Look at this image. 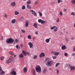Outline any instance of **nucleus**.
Listing matches in <instances>:
<instances>
[{
    "label": "nucleus",
    "mask_w": 75,
    "mask_h": 75,
    "mask_svg": "<svg viewBox=\"0 0 75 75\" xmlns=\"http://www.w3.org/2000/svg\"><path fill=\"white\" fill-rule=\"evenodd\" d=\"M14 41V40L12 39V38H8L6 40V42L7 44H12Z\"/></svg>",
    "instance_id": "obj_1"
},
{
    "label": "nucleus",
    "mask_w": 75,
    "mask_h": 75,
    "mask_svg": "<svg viewBox=\"0 0 75 75\" xmlns=\"http://www.w3.org/2000/svg\"><path fill=\"white\" fill-rule=\"evenodd\" d=\"M35 69L36 72L38 73H40L41 72V68L40 66L39 65L36 66Z\"/></svg>",
    "instance_id": "obj_2"
},
{
    "label": "nucleus",
    "mask_w": 75,
    "mask_h": 75,
    "mask_svg": "<svg viewBox=\"0 0 75 75\" xmlns=\"http://www.w3.org/2000/svg\"><path fill=\"white\" fill-rule=\"evenodd\" d=\"M53 64V62H52V61L49 60L48 61L47 63H46V65L47 67L49 66L50 67V66H51V65H52Z\"/></svg>",
    "instance_id": "obj_3"
},
{
    "label": "nucleus",
    "mask_w": 75,
    "mask_h": 75,
    "mask_svg": "<svg viewBox=\"0 0 75 75\" xmlns=\"http://www.w3.org/2000/svg\"><path fill=\"white\" fill-rule=\"evenodd\" d=\"M52 54H53V55H55V56H57L59 54V52H55L53 51H52Z\"/></svg>",
    "instance_id": "obj_4"
},
{
    "label": "nucleus",
    "mask_w": 75,
    "mask_h": 75,
    "mask_svg": "<svg viewBox=\"0 0 75 75\" xmlns=\"http://www.w3.org/2000/svg\"><path fill=\"white\" fill-rule=\"evenodd\" d=\"M10 74L11 75H17V73L16 71H14V70H12L11 71V72H10Z\"/></svg>",
    "instance_id": "obj_5"
},
{
    "label": "nucleus",
    "mask_w": 75,
    "mask_h": 75,
    "mask_svg": "<svg viewBox=\"0 0 75 75\" xmlns=\"http://www.w3.org/2000/svg\"><path fill=\"white\" fill-rule=\"evenodd\" d=\"M0 74L1 75H4L5 73L3 71L2 69H1V67H0Z\"/></svg>",
    "instance_id": "obj_6"
},
{
    "label": "nucleus",
    "mask_w": 75,
    "mask_h": 75,
    "mask_svg": "<svg viewBox=\"0 0 75 75\" xmlns=\"http://www.w3.org/2000/svg\"><path fill=\"white\" fill-rule=\"evenodd\" d=\"M30 12H32V14H33L35 16H36V17H37V13L33 10H30Z\"/></svg>",
    "instance_id": "obj_7"
},
{
    "label": "nucleus",
    "mask_w": 75,
    "mask_h": 75,
    "mask_svg": "<svg viewBox=\"0 0 75 75\" xmlns=\"http://www.w3.org/2000/svg\"><path fill=\"white\" fill-rule=\"evenodd\" d=\"M28 45H29V47L30 48H33V45L31 42H29L28 43Z\"/></svg>",
    "instance_id": "obj_8"
},
{
    "label": "nucleus",
    "mask_w": 75,
    "mask_h": 75,
    "mask_svg": "<svg viewBox=\"0 0 75 75\" xmlns=\"http://www.w3.org/2000/svg\"><path fill=\"white\" fill-rule=\"evenodd\" d=\"M45 56V54L44 53L42 52L39 55L40 58H41V57H44Z\"/></svg>",
    "instance_id": "obj_9"
},
{
    "label": "nucleus",
    "mask_w": 75,
    "mask_h": 75,
    "mask_svg": "<svg viewBox=\"0 0 75 75\" xmlns=\"http://www.w3.org/2000/svg\"><path fill=\"white\" fill-rule=\"evenodd\" d=\"M61 48L62 50H65L67 49V47L65 45H63L62 46Z\"/></svg>",
    "instance_id": "obj_10"
},
{
    "label": "nucleus",
    "mask_w": 75,
    "mask_h": 75,
    "mask_svg": "<svg viewBox=\"0 0 75 75\" xmlns=\"http://www.w3.org/2000/svg\"><path fill=\"white\" fill-rule=\"evenodd\" d=\"M32 72L33 73V75H36V73L35 72V69H32Z\"/></svg>",
    "instance_id": "obj_11"
},
{
    "label": "nucleus",
    "mask_w": 75,
    "mask_h": 75,
    "mask_svg": "<svg viewBox=\"0 0 75 75\" xmlns=\"http://www.w3.org/2000/svg\"><path fill=\"white\" fill-rule=\"evenodd\" d=\"M51 40V38H50L49 39H47L45 40V41L47 43H48V42H49Z\"/></svg>",
    "instance_id": "obj_12"
},
{
    "label": "nucleus",
    "mask_w": 75,
    "mask_h": 75,
    "mask_svg": "<svg viewBox=\"0 0 75 75\" xmlns=\"http://www.w3.org/2000/svg\"><path fill=\"white\" fill-rule=\"evenodd\" d=\"M27 71V67H24L23 68V72L24 73H26Z\"/></svg>",
    "instance_id": "obj_13"
},
{
    "label": "nucleus",
    "mask_w": 75,
    "mask_h": 75,
    "mask_svg": "<svg viewBox=\"0 0 75 75\" xmlns=\"http://www.w3.org/2000/svg\"><path fill=\"white\" fill-rule=\"evenodd\" d=\"M29 23V21H26L25 22V27H28V23Z\"/></svg>",
    "instance_id": "obj_14"
},
{
    "label": "nucleus",
    "mask_w": 75,
    "mask_h": 75,
    "mask_svg": "<svg viewBox=\"0 0 75 75\" xmlns=\"http://www.w3.org/2000/svg\"><path fill=\"white\" fill-rule=\"evenodd\" d=\"M75 69V68L74 66H71L70 67V69L71 71H72V70H74Z\"/></svg>",
    "instance_id": "obj_15"
},
{
    "label": "nucleus",
    "mask_w": 75,
    "mask_h": 75,
    "mask_svg": "<svg viewBox=\"0 0 75 75\" xmlns=\"http://www.w3.org/2000/svg\"><path fill=\"white\" fill-rule=\"evenodd\" d=\"M47 72V69L46 68H44L43 71V74H45Z\"/></svg>",
    "instance_id": "obj_16"
},
{
    "label": "nucleus",
    "mask_w": 75,
    "mask_h": 75,
    "mask_svg": "<svg viewBox=\"0 0 75 75\" xmlns=\"http://www.w3.org/2000/svg\"><path fill=\"white\" fill-rule=\"evenodd\" d=\"M33 26H34L35 28H37V24H36V23H34Z\"/></svg>",
    "instance_id": "obj_17"
},
{
    "label": "nucleus",
    "mask_w": 75,
    "mask_h": 75,
    "mask_svg": "<svg viewBox=\"0 0 75 75\" xmlns=\"http://www.w3.org/2000/svg\"><path fill=\"white\" fill-rule=\"evenodd\" d=\"M23 54V55L25 56H26L27 55V53L26 52H25V51H22Z\"/></svg>",
    "instance_id": "obj_18"
},
{
    "label": "nucleus",
    "mask_w": 75,
    "mask_h": 75,
    "mask_svg": "<svg viewBox=\"0 0 75 75\" xmlns=\"http://www.w3.org/2000/svg\"><path fill=\"white\" fill-rule=\"evenodd\" d=\"M12 23L13 24H14L16 23V19H14L11 21Z\"/></svg>",
    "instance_id": "obj_19"
},
{
    "label": "nucleus",
    "mask_w": 75,
    "mask_h": 75,
    "mask_svg": "<svg viewBox=\"0 0 75 75\" xmlns=\"http://www.w3.org/2000/svg\"><path fill=\"white\" fill-rule=\"evenodd\" d=\"M24 57V55L22 54H19V57L21 58H23Z\"/></svg>",
    "instance_id": "obj_20"
},
{
    "label": "nucleus",
    "mask_w": 75,
    "mask_h": 75,
    "mask_svg": "<svg viewBox=\"0 0 75 75\" xmlns=\"http://www.w3.org/2000/svg\"><path fill=\"white\" fill-rule=\"evenodd\" d=\"M11 6H15L16 5V3L15 2H12L11 4Z\"/></svg>",
    "instance_id": "obj_21"
},
{
    "label": "nucleus",
    "mask_w": 75,
    "mask_h": 75,
    "mask_svg": "<svg viewBox=\"0 0 75 75\" xmlns=\"http://www.w3.org/2000/svg\"><path fill=\"white\" fill-rule=\"evenodd\" d=\"M27 8H29L30 9H31V6H30V5L29 4L27 5Z\"/></svg>",
    "instance_id": "obj_22"
},
{
    "label": "nucleus",
    "mask_w": 75,
    "mask_h": 75,
    "mask_svg": "<svg viewBox=\"0 0 75 75\" xmlns=\"http://www.w3.org/2000/svg\"><path fill=\"white\" fill-rule=\"evenodd\" d=\"M11 62V60L10 59H9L6 61V64H9V63H10Z\"/></svg>",
    "instance_id": "obj_23"
},
{
    "label": "nucleus",
    "mask_w": 75,
    "mask_h": 75,
    "mask_svg": "<svg viewBox=\"0 0 75 75\" xmlns=\"http://www.w3.org/2000/svg\"><path fill=\"white\" fill-rule=\"evenodd\" d=\"M46 22L45 21L42 20L41 22V24H44Z\"/></svg>",
    "instance_id": "obj_24"
},
{
    "label": "nucleus",
    "mask_w": 75,
    "mask_h": 75,
    "mask_svg": "<svg viewBox=\"0 0 75 75\" xmlns=\"http://www.w3.org/2000/svg\"><path fill=\"white\" fill-rule=\"evenodd\" d=\"M60 64L59 63H56L55 65L56 67H58V66H59V65H60Z\"/></svg>",
    "instance_id": "obj_25"
},
{
    "label": "nucleus",
    "mask_w": 75,
    "mask_h": 75,
    "mask_svg": "<svg viewBox=\"0 0 75 75\" xmlns=\"http://www.w3.org/2000/svg\"><path fill=\"white\" fill-rule=\"evenodd\" d=\"M19 14V12H17V11H15V15H18Z\"/></svg>",
    "instance_id": "obj_26"
},
{
    "label": "nucleus",
    "mask_w": 75,
    "mask_h": 75,
    "mask_svg": "<svg viewBox=\"0 0 75 75\" xmlns=\"http://www.w3.org/2000/svg\"><path fill=\"white\" fill-rule=\"evenodd\" d=\"M58 30V28L57 27H56L55 29H54V32H57V30Z\"/></svg>",
    "instance_id": "obj_27"
},
{
    "label": "nucleus",
    "mask_w": 75,
    "mask_h": 75,
    "mask_svg": "<svg viewBox=\"0 0 75 75\" xmlns=\"http://www.w3.org/2000/svg\"><path fill=\"white\" fill-rule=\"evenodd\" d=\"M56 28V26H53L50 29L51 30H52L53 29H54V28Z\"/></svg>",
    "instance_id": "obj_28"
},
{
    "label": "nucleus",
    "mask_w": 75,
    "mask_h": 75,
    "mask_svg": "<svg viewBox=\"0 0 75 75\" xmlns=\"http://www.w3.org/2000/svg\"><path fill=\"white\" fill-rule=\"evenodd\" d=\"M71 3L72 4H75V0H72Z\"/></svg>",
    "instance_id": "obj_29"
},
{
    "label": "nucleus",
    "mask_w": 75,
    "mask_h": 75,
    "mask_svg": "<svg viewBox=\"0 0 75 75\" xmlns=\"http://www.w3.org/2000/svg\"><path fill=\"white\" fill-rule=\"evenodd\" d=\"M37 58V55H35L34 57H33V58H34L35 59Z\"/></svg>",
    "instance_id": "obj_30"
},
{
    "label": "nucleus",
    "mask_w": 75,
    "mask_h": 75,
    "mask_svg": "<svg viewBox=\"0 0 75 75\" xmlns=\"http://www.w3.org/2000/svg\"><path fill=\"white\" fill-rule=\"evenodd\" d=\"M38 13H39V14L41 17L42 16V13H41V12H38Z\"/></svg>",
    "instance_id": "obj_31"
},
{
    "label": "nucleus",
    "mask_w": 75,
    "mask_h": 75,
    "mask_svg": "<svg viewBox=\"0 0 75 75\" xmlns=\"http://www.w3.org/2000/svg\"><path fill=\"white\" fill-rule=\"evenodd\" d=\"M42 21V20L41 19H39L38 20V22L39 23H41Z\"/></svg>",
    "instance_id": "obj_32"
},
{
    "label": "nucleus",
    "mask_w": 75,
    "mask_h": 75,
    "mask_svg": "<svg viewBox=\"0 0 75 75\" xmlns=\"http://www.w3.org/2000/svg\"><path fill=\"white\" fill-rule=\"evenodd\" d=\"M59 18H58L56 20V22L57 23H59Z\"/></svg>",
    "instance_id": "obj_33"
},
{
    "label": "nucleus",
    "mask_w": 75,
    "mask_h": 75,
    "mask_svg": "<svg viewBox=\"0 0 75 75\" xmlns=\"http://www.w3.org/2000/svg\"><path fill=\"white\" fill-rule=\"evenodd\" d=\"M18 39H16L15 40V41L14 42V44H16V43H17L18 42Z\"/></svg>",
    "instance_id": "obj_34"
},
{
    "label": "nucleus",
    "mask_w": 75,
    "mask_h": 75,
    "mask_svg": "<svg viewBox=\"0 0 75 75\" xmlns=\"http://www.w3.org/2000/svg\"><path fill=\"white\" fill-rule=\"evenodd\" d=\"M71 15H72V16H74L75 15V13L74 12H72L71 13Z\"/></svg>",
    "instance_id": "obj_35"
},
{
    "label": "nucleus",
    "mask_w": 75,
    "mask_h": 75,
    "mask_svg": "<svg viewBox=\"0 0 75 75\" xmlns=\"http://www.w3.org/2000/svg\"><path fill=\"white\" fill-rule=\"evenodd\" d=\"M22 8L23 10H24V9H25V6H23L22 7Z\"/></svg>",
    "instance_id": "obj_36"
},
{
    "label": "nucleus",
    "mask_w": 75,
    "mask_h": 75,
    "mask_svg": "<svg viewBox=\"0 0 75 75\" xmlns=\"http://www.w3.org/2000/svg\"><path fill=\"white\" fill-rule=\"evenodd\" d=\"M59 14L61 16H62V14H63L62 12L61 11H60L59 13Z\"/></svg>",
    "instance_id": "obj_37"
},
{
    "label": "nucleus",
    "mask_w": 75,
    "mask_h": 75,
    "mask_svg": "<svg viewBox=\"0 0 75 75\" xmlns=\"http://www.w3.org/2000/svg\"><path fill=\"white\" fill-rule=\"evenodd\" d=\"M20 20L21 21H23L24 20V18L23 17H22L20 18Z\"/></svg>",
    "instance_id": "obj_38"
},
{
    "label": "nucleus",
    "mask_w": 75,
    "mask_h": 75,
    "mask_svg": "<svg viewBox=\"0 0 75 75\" xmlns=\"http://www.w3.org/2000/svg\"><path fill=\"white\" fill-rule=\"evenodd\" d=\"M13 57H10V59L12 61H13Z\"/></svg>",
    "instance_id": "obj_39"
},
{
    "label": "nucleus",
    "mask_w": 75,
    "mask_h": 75,
    "mask_svg": "<svg viewBox=\"0 0 75 75\" xmlns=\"http://www.w3.org/2000/svg\"><path fill=\"white\" fill-rule=\"evenodd\" d=\"M4 57L3 56H1V60H3L4 59Z\"/></svg>",
    "instance_id": "obj_40"
},
{
    "label": "nucleus",
    "mask_w": 75,
    "mask_h": 75,
    "mask_svg": "<svg viewBox=\"0 0 75 75\" xmlns=\"http://www.w3.org/2000/svg\"><path fill=\"white\" fill-rule=\"evenodd\" d=\"M27 4H30L31 3V1H28L27 2Z\"/></svg>",
    "instance_id": "obj_41"
},
{
    "label": "nucleus",
    "mask_w": 75,
    "mask_h": 75,
    "mask_svg": "<svg viewBox=\"0 0 75 75\" xmlns=\"http://www.w3.org/2000/svg\"><path fill=\"white\" fill-rule=\"evenodd\" d=\"M28 39H30V38H31V35H29L28 36Z\"/></svg>",
    "instance_id": "obj_42"
},
{
    "label": "nucleus",
    "mask_w": 75,
    "mask_h": 75,
    "mask_svg": "<svg viewBox=\"0 0 75 75\" xmlns=\"http://www.w3.org/2000/svg\"><path fill=\"white\" fill-rule=\"evenodd\" d=\"M21 31H22V33H24L25 32V30H21Z\"/></svg>",
    "instance_id": "obj_43"
},
{
    "label": "nucleus",
    "mask_w": 75,
    "mask_h": 75,
    "mask_svg": "<svg viewBox=\"0 0 75 75\" xmlns=\"http://www.w3.org/2000/svg\"><path fill=\"white\" fill-rule=\"evenodd\" d=\"M64 55L65 56V57H67L68 55V53H65L64 54Z\"/></svg>",
    "instance_id": "obj_44"
},
{
    "label": "nucleus",
    "mask_w": 75,
    "mask_h": 75,
    "mask_svg": "<svg viewBox=\"0 0 75 75\" xmlns=\"http://www.w3.org/2000/svg\"><path fill=\"white\" fill-rule=\"evenodd\" d=\"M67 9L66 8H64V10H63V11L64 12H66L67 11Z\"/></svg>",
    "instance_id": "obj_45"
},
{
    "label": "nucleus",
    "mask_w": 75,
    "mask_h": 75,
    "mask_svg": "<svg viewBox=\"0 0 75 75\" xmlns=\"http://www.w3.org/2000/svg\"><path fill=\"white\" fill-rule=\"evenodd\" d=\"M67 66L68 67V68H69L70 67V68L71 67V64H69L67 65Z\"/></svg>",
    "instance_id": "obj_46"
},
{
    "label": "nucleus",
    "mask_w": 75,
    "mask_h": 75,
    "mask_svg": "<svg viewBox=\"0 0 75 75\" xmlns=\"http://www.w3.org/2000/svg\"><path fill=\"white\" fill-rule=\"evenodd\" d=\"M75 55V53H74L71 54V56H74Z\"/></svg>",
    "instance_id": "obj_47"
},
{
    "label": "nucleus",
    "mask_w": 75,
    "mask_h": 75,
    "mask_svg": "<svg viewBox=\"0 0 75 75\" xmlns=\"http://www.w3.org/2000/svg\"><path fill=\"white\" fill-rule=\"evenodd\" d=\"M38 4V1H36L35 2V5H37Z\"/></svg>",
    "instance_id": "obj_48"
},
{
    "label": "nucleus",
    "mask_w": 75,
    "mask_h": 75,
    "mask_svg": "<svg viewBox=\"0 0 75 75\" xmlns=\"http://www.w3.org/2000/svg\"><path fill=\"white\" fill-rule=\"evenodd\" d=\"M52 58H53V59H56V58H57V57L55 56H53V57Z\"/></svg>",
    "instance_id": "obj_49"
},
{
    "label": "nucleus",
    "mask_w": 75,
    "mask_h": 75,
    "mask_svg": "<svg viewBox=\"0 0 75 75\" xmlns=\"http://www.w3.org/2000/svg\"><path fill=\"white\" fill-rule=\"evenodd\" d=\"M66 40L67 41V42H68V39L67 38H66Z\"/></svg>",
    "instance_id": "obj_50"
},
{
    "label": "nucleus",
    "mask_w": 75,
    "mask_h": 75,
    "mask_svg": "<svg viewBox=\"0 0 75 75\" xmlns=\"http://www.w3.org/2000/svg\"><path fill=\"white\" fill-rule=\"evenodd\" d=\"M16 48H17L18 49V45H17L16 46Z\"/></svg>",
    "instance_id": "obj_51"
},
{
    "label": "nucleus",
    "mask_w": 75,
    "mask_h": 75,
    "mask_svg": "<svg viewBox=\"0 0 75 75\" xmlns=\"http://www.w3.org/2000/svg\"><path fill=\"white\" fill-rule=\"evenodd\" d=\"M35 37H33V41H34L35 40Z\"/></svg>",
    "instance_id": "obj_52"
},
{
    "label": "nucleus",
    "mask_w": 75,
    "mask_h": 75,
    "mask_svg": "<svg viewBox=\"0 0 75 75\" xmlns=\"http://www.w3.org/2000/svg\"><path fill=\"white\" fill-rule=\"evenodd\" d=\"M58 3H60V0H57Z\"/></svg>",
    "instance_id": "obj_53"
},
{
    "label": "nucleus",
    "mask_w": 75,
    "mask_h": 75,
    "mask_svg": "<svg viewBox=\"0 0 75 75\" xmlns=\"http://www.w3.org/2000/svg\"><path fill=\"white\" fill-rule=\"evenodd\" d=\"M35 34H36V35H37V34H38V32H35Z\"/></svg>",
    "instance_id": "obj_54"
},
{
    "label": "nucleus",
    "mask_w": 75,
    "mask_h": 75,
    "mask_svg": "<svg viewBox=\"0 0 75 75\" xmlns=\"http://www.w3.org/2000/svg\"><path fill=\"white\" fill-rule=\"evenodd\" d=\"M57 74H59V70H57Z\"/></svg>",
    "instance_id": "obj_55"
},
{
    "label": "nucleus",
    "mask_w": 75,
    "mask_h": 75,
    "mask_svg": "<svg viewBox=\"0 0 75 75\" xmlns=\"http://www.w3.org/2000/svg\"><path fill=\"white\" fill-rule=\"evenodd\" d=\"M71 40H74V38H71Z\"/></svg>",
    "instance_id": "obj_56"
},
{
    "label": "nucleus",
    "mask_w": 75,
    "mask_h": 75,
    "mask_svg": "<svg viewBox=\"0 0 75 75\" xmlns=\"http://www.w3.org/2000/svg\"><path fill=\"white\" fill-rule=\"evenodd\" d=\"M73 50L74 51H75V47H74V48L73 49Z\"/></svg>",
    "instance_id": "obj_57"
},
{
    "label": "nucleus",
    "mask_w": 75,
    "mask_h": 75,
    "mask_svg": "<svg viewBox=\"0 0 75 75\" xmlns=\"http://www.w3.org/2000/svg\"><path fill=\"white\" fill-rule=\"evenodd\" d=\"M21 47L22 48V47H23V45L22 44L21 45Z\"/></svg>",
    "instance_id": "obj_58"
},
{
    "label": "nucleus",
    "mask_w": 75,
    "mask_h": 75,
    "mask_svg": "<svg viewBox=\"0 0 75 75\" xmlns=\"http://www.w3.org/2000/svg\"><path fill=\"white\" fill-rule=\"evenodd\" d=\"M7 17V14H6L5 15V17Z\"/></svg>",
    "instance_id": "obj_59"
},
{
    "label": "nucleus",
    "mask_w": 75,
    "mask_h": 75,
    "mask_svg": "<svg viewBox=\"0 0 75 75\" xmlns=\"http://www.w3.org/2000/svg\"><path fill=\"white\" fill-rule=\"evenodd\" d=\"M27 55H29L30 53L28 52L27 53Z\"/></svg>",
    "instance_id": "obj_60"
},
{
    "label": "nucleus",
    "mask_w": 75,
    "mask_h": 75,
    "mask_svg": "<svg viewBox=\"0 0 75 75\" xmlns=\"http://www.w3.org/2000/svg\"><path fill=\"white\" fill-rule=\"evenodd\" d=\"M12 53V52H9V53L10 54H11Z\"/></svg>",
    "instance_id": "obj_61"
},
{
    "label": "nucleus",
    "mask_w": 75,
    "mask_h": 75,
    "mask_svg": "<svg viewBox=\"0 0 75 75\" xmlns=\"http://www.w3.org/2000/svg\"><path fill=\"white\" fill-rule=\"evenodd\" d=\"M11 54L13 55H14V53H13V52H12Z\"/></svg>",
    "instance_id": "obj_62"
},
{
    "label": "nucleus",
    "mask_w": 75,
    "mask_h": 75,
    "mask_svg": "<svg viewBox=\"0 0 75 75\" xmlns=\"http://www.w3.org/2000/svg\"><path fill=\"white\" fill-rule=\"evenodd\" d=\"M14 57L15 58H16V55H14Z\"/></svg>",
    "instance_id": "obj_63"
},
{
    "label": "nucleus",
    "mask_w": 75,
    "mask_h": 75,
    "mask_svg": "<svg viewBox=\"0 0 75 75\" xmlns=\"http://www.w3.org/2000/svg\"><path fill=\"white\" fill-rule=\"evenodd\" d=\"M60 2H62V1H61L60 0Z\"/></svg>",
    "instance_id": "obj_64"
}]
</instances>
